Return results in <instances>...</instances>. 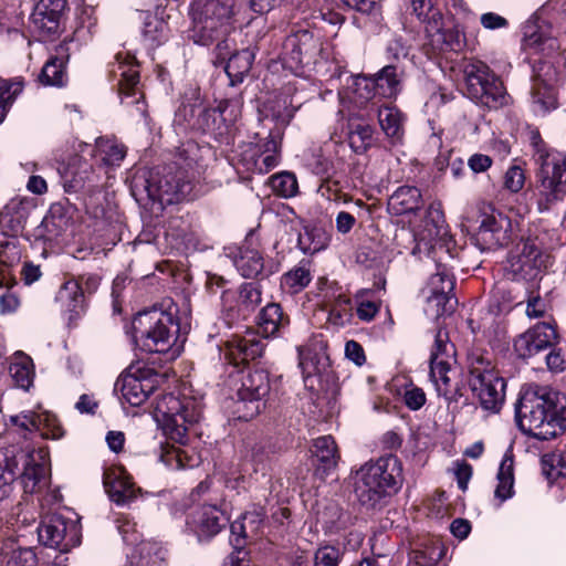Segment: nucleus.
I'll list each match as a JSON object with an SVG mask.
<instances>
[{
    "label": "nucleus",
    "mask_w": 566,
    "mask_h": 566,
    "mask_svg": "<svg viewBox=\"0 0 566 566\" xmlns=\"http://www.w3.org/2000/svg\"><path fill=\"white\" fill-rule=\"evenodd\" d=\"M177 310L151 307L138 312L132 321V338L135 345L146 353H167L179 333L175 317Z\"/></svg>",
    "instance_id": "obj_8"
},
{
    "label": "nucleus",
    "mask_w": 566,
    "mask_h": 566,
    "mask_svg": "<svg viewBox=\"0 0 566 566\" xmlns=\"http://www.w3.org/2000/svg\"><path fill=\"white\" fill-rule=\"evenodd\" d=\"M515 419L521 431L537 440H549L566 430V397L548 387L535 386L520 395Z\"/></svg>",
    "instance_id": "obj_4"
},
{
    "label": "nucleus",
    "mask_w": 566,
    "mask_h": 566,
    "mask_svg": "<svg viewBox=\"0 0 566 566\" xmlns=\"http://www.w3.org/2000/svg\"><path fill=\"white\" fill-rule=\"evenodd\" d=\"M536 203L541 212L548 211L566 197V154L544 153L536 157Z\"/></svg>",
    "instance_id": "obj_12"
},
{
    "label": "nucleus",
    "mask_w": 566,
    "mask_h": 566,
    "mask_svg": "<svg viewBox=\"0 0 566 566\" xmlns=\"http://www.w3.org/2000/svg\"><path fill=\"white\" fill-rule=\"evenodd\" d=\"M371 76L378 90V96L392 98L400 93L402 71L396 64L385 65Z\"/></svg>",
    "instance_id": "obj_33"
},
{
    "label": "nucleus",
    "mask_w": 566,
    "mask_h": 566,
    "mask_svg": "<svg viewBox=\"0 0 566 566\" xmlns=\"http://www.w3.org/2000/svg\"><path fill=\"white\" fill-rule=\"evenodd\" d=\"M270 389L268 371L263 369L249 371L242 377L241 386L237 390V398L232 400L233 416L243 421L256 417L265 408Z\"/></svg>",
    "instance_id": "obj_15"
},
{
    "label": "nucleus",
    "mask_w": 566,
    "mask_h": 566,
    "mask_svg": "<svg viewBox=\"0 0 566 566\" xmlns=\"http://www.w3.org/2000/svg\"><path fill=\"white\" fill-rule=\"evenodd\" d=\"M297 108L293 106V98L286 95L276 96L265 104L263 119L272 122L274 126L265 142L244 146L240 157L245 170L262 175L279 165L281 142Z\"/></svg>",
    "instance_id": "obj_5"
},
{
    "label": "nucleus",
    "mask_w": 566,
    "mask_h": 566,
    "mask_svg": "<svg viewBox=\"0 0 566 566\" xmlns=\"http://www.w3.org/2000/svg\"><path fill=\"white\" fill-rule=\"evenodd\" d=\"M280 61L283 69L305 78L332 77L336 71L329 61V46L318 33L306 29H298L285 38Z\"/></svg>",
    "instance_id": "obj_6"
},
{
    "label": "nucleus",
    "mask_w": 566,
    "mask_h": 566,
    "mask_svg": "<svg viewBox=\"0 0 566 566\" xmlns=\"http://www.w3.org/2000/svg\"><path fill=\"white\" fill-rule=\"evenodd\" d=\"M497 486L495 489V497L501 501H505L513 495L514 486V472H513V460L504 458L500 464L497 472Z\"/></svg>",
    "instance_id": "obj_49"
},
{
    "label": "nucleus",
    "mask_w": 566,
    "mask_h": 566,
    "mask_svg": "<svg viewBox=\"0 0 566 566\" xmlns=\"http://www.w3.org/2000/svg\"><path fill=\"white\" fill-rule=\"evenodd\" d=\"M116 63L113 64L111 73L118 81V94L120 104L130 109L132 116L147 118V105L144 94L138 90L139 72L137 66L125 61L120 54L116 56Z\"/></svg>",
    "instance_id": "obj_18"
},
{
    "label": "nucleus",
    "mask_w": 566,
    "mask_h": 566,
    "mask_svg": "<svg viewBox=\"0 0 566 566\" xmlns=\"http://www.w3.org/2000/svg\"><path fill=\"white\" fill-rule=\"evenodd\" d=\"M101 279L96 274H83L77 280H70L60 289L56 300L73 314L84 310V294L94 293L99 286Z\"/></svg>",
    "instance_id": "obj_24"
},
{
    "label": "nucleus",
    "mask_w": 566,
    "mask_h": 566,
    "mask_svg": "<svg viewBox=\"0 0 566 566\" xmlns=\"http://www.w3.org/2000/svg\"><path fill=\"white\" fill-rule=\"evenodd\" d=\"M413 240L416 245L412 252L426 254L436 266V272L428 281L427 293H452L455 285L451 264L454 260V242L448 233L440 202L429 205L419 230L413 234Z\"/></svg>",
    "instance_id": "obj_3"
},
{
    "label": "nucleus",
    "mask_w": 566,
    "mask_h": 566,
    "mask_svg": "<svg viewBox=\"0 0 566 566\" xmlns=\"http://www.w3.org/2000/svg\"><path fill=\"white\" fill-rule=\"evenodd\" d=\"M378 122L387 137L399 142L403 135V116L395 106L378 109Z\"/></svg>",
    "instance_id": "obj_46"
},
{
    "label": "nucleus",
    "mask_w": 566,
    "mask_h": 566,
    "mask_svg": "<svg viewBox=\"0 0 566 566\" xmlns=\"http://www.w3.org/2000/svg\"><path fill=\"white\" fill-rule=\"evenodd\" d=\"M311 453L316 476L324 480L334 473L340 460V454L336 441L331 434L314 439Z\"/></svg>",
    "instance_id": "obj_28"
},
{
    "label": "nucleus",
    "mask_w": 566,
    "mask_h": 566,
    "mask_svg": "<svg viewBox=\"0 0 566 566\" xmlns=\"http://www.w3.org/2000/svg\"><path fill=\"white\" fill-rule=\"evenodd\" d=\"M354 91L356 96L361 101H369L375 96H378V90L376 88L375 81L371 75L357 76L354 82Z\"/></svg>",
    "instance_id": "obj_59"
},
{
    "label": "nucleus",
    "mask_w": 566,
    "mask_h": 566,
    "mask_svg": "<svg viewBox=\"0 0 566 566\" xmlns=\"http://www.w3.org/2000/svg\"><path fill=\"white\" fill-rule=\"evenodd\" d=\"M473 240L481 251L495 250L512 241L513 224L510 217L491 205L478 207Z\"/></svg>",
    "instance_id": "obj_14"
},
{
    "label": "nucleus",
    "mask_w": 566,
    "mask_h": 566,
    "mask_svg": "<svg viewBox=\"0 0 566 566\" xmlns=\"http://www.w3.org/2000/svg\"><path fill=\"white\" fill-rule=\"evenodd\" d=\"M39 81L45 86L62 87L67 82L66 60L51 56L43 65Z\"/></svg>",
    "instance_id": "obj_45"
},
{
    "label": "nucleus",
    "mask_w": 566,
    "mask_h": 566,
    "mask_svg": "<svg viewBox=\"0 0 566 566\" xmlns=\"http://www.w3.org/2000/svg\"><path fill=\"white\" fill-rule=\"evenodd\" d=\"M304 166L314 175L329 177L334 170L333 160L323 146H312L303 154Z\"/></svg>",
    "instance_id": "obj_43"
},
{
    "label": "nucleus",
    "mask_w": 566,
    "mask_h": 566,
    "mask_svg": "<svg viewBox=\"0 0 566 566\" xmlns=\"http://www.w3.org/2000/svg\"><path fill=\"white\" fill-rule=\"evenodd\" d=\"M423 207L421 191L415 186H400L388 198L387 210L392 216L415 214Z\"/></svg>",
    "instance_id": "obj_29"
},
{
    "label": "nucleus",
    "mask_w": 566,
    "mask_h": 566,
    "mask_svg": "<svg viewBox=\"0 0 566 566\" xmlns=\"http://www.w3.org/2000/svg\"><path fill=\"white\" fill-rule=\"evenodd\" d=\"M104 486L111 501L117 505L129 504L136 497L133 482L122 473L105 472Z\"/></svg>",
    "instance_id": "obj_31"
},
{
    "label": "nucleus",
    "mask_w": 566,
    "mask_h": 566,
    "mask_svg": "<svg viewBox=\"0 0 566 566\" xmlns=\"http://www.w3.org/2000/svg\"><path fill=\"white\" fill-rule=\"evenodd\" d=\"M287 324L289 318L284 316L281 305L277 303L268 304L258 315V326L264 337L274 336Z\"/></svg>",
    "instance_id": "obj_36"
},
{
    "label": "nucleus",
    "mask_w": 566,
    "mask_h": 566,
    "mask_svg": "<svg viewBox=\"0 0 566 566\" xmlns=\"http://www.w3.org/2000/svg\"><path fill=\"white\" fill-rule=\"evenodd\" d=\"M454 354V346L449 343L448 334L439 331L430 355V365L434 363H450Z\"/></svg>",
    "instance_id": "obj_54"
},
{
    "label": "nucleus",
    "mask_w": 566,
    "mask_h": 566,
    "mask_svg": "<svg viewBox=\"0 0 566 566\" xmlns=\"http://www.w3.org/2000/svg\"><path fill=\"white\" fill-rule=\"evenodd\" d=\"M557 333L549 323H537L520 335L514 342V350L520 358H530L555 344Z\"/></svg>",
    "instance_id": "obj_22"
},
{
    "label": "nucleus",
    "mask_w": 566,
    "mask_h": 566,
    "mask_svg": "<svg viewBox=\"0 0 566 566\" xmlns=\"http://www.w3.org/2000/svg\"><path fill=\"white\" fill-rule=\"evenodd\" d=\"M65 7L66 0H39L30 15L33 30L42 38L56 34Z\"/></svg>",
    "instance_id": "obj_25"
},
{
    "label": "nucleus",
    "mask_w": 566,
    "mask_h": 566,
    "mask_svg": "<svg viewBox=\"0 0 566 566\" xmlns=\"http://www.w3.org/2000/svg\"><path fill=\"white\" fill-rule=\"evenodd\" d=\"M270 186L275 193L284 198L293 197L297 192L296 177L287 171L272 176Z\"/></svg>",
    "instance_id": "obj_53"
},
{
    "label": "nucleus",
    "mask_w": 566,
    "mask_h": 566,
    "mask_svg": "<svg viewBox=\"0 0 566 566\" xmlns=\"http://www.w3.org/2000/svg\"><path fill=\"white\" fill-rule=\"evenodd\" d=\"M237 14V0H192L189 17L192 27L189 39L209 46L214 40L228 35Z\"/></svg>",
    "instance_id": "obj_10"
},
{
    "label": "nucleus",
    "mask_w": 566,
    "mask_h": 566,
    "mask_svg": "<svg viewBox=\"0 0 566 566\" xmlns=\"http://www.w3.org/2000/svg\"><path fill=\"white\" fill-rule=\"evenodd\" d=\"M312 281L310 261L301 260L297 265L281 277V287L290 294L304 290Z\"/></svg>",
    "instance_id": "obj_42"
},
{
    "label": "nucleus",
    "mask_w": 566,
    "mask_h": 566,
    "mask_svg": "<svg viewBox=\"0 0 566 566\" xmlns=\"http://www.w3.org/2000/svg\"><path fill=\"white\" fill-rule=\"evenodd\" d=\"M161 376L150 368H135L130 366L115 382L125 401L132 406H140L156 390Z\"/></svg>",
    "instance_id": "obj_19"
},
{
    "label": "nucleus",
    "mask_w": 566,
    "mask_h": 566,
    "mask_svg": "<svg viewBox=\"0 0 566 566\" xmlns=\"http://www.w3.org/2000/svg\"><path fill=\"white\" fill-rule=\"evenodd\" d=\"M342 553L335 546L319 547L314 554V566H338Z\"/></svg>",
    "instance_id": "obj_60"
},
{
    "label": "nucleus",
    "mask_w": 566,
    "mask_h": 566,
    "mask_svg": "<svg viewBox=\"0 0 566 566\" xmlns=\"http://www.w3.org/2000/svg\"><path fill=\"white\" fill-rule=\"evenodd\" d=\"M200 175L199 147L193 142H187L181 145L172 163L134 174L130 191L138 202L174 205L191 195Z\"/></svg>",
    "instance_id": "obj_1"
},
{
    "label": "nucleus",
    "mask_w": 566,
    "mask_h": 566,
    "mask_svg": "<svg viewBox=\"0 0 566 566\" xmlns=\"http://www.w3.org/2000/svg\"><path fill=\"white\" fill-rule=\"evenodd\" d=\"M158 460L168 469L181 470L187 468H195L199 464V457L195 453H189L188 450L181 447L169 444H160L158 451Z\"/></svg>",
    "instance_id": "obj_34"
},
{
    "label": "nucleus",
    "mask_w": 566,
    "mask_h": 566,
    "mask_svg": "<svg viewBox=\"0 0 566 566\" xmlns=\"http://www.w3.org/2000/svg\"><path fill=\"white\" fill-rule=\"evenodd\" d=\"M36 555L31 548H18L10 553L6 566H36Z\"/></svg>",
    "instance_id": "obj_61"
},
{
    "label": "nucleus",
    "mask_w": 566,
    "mask_h": 566,
    "mask_svg": "<svg viewBox=\"0 0 566 566\" xmlns=\"http://www.w3.org/2000/svg\"><path fill=\"white\" fill-rule=\"evenodd\" d=\"M348 129V142L355 153L361 154L371 146L374 128L369 124L350 120Z\"/></svg>",
    "instance_id": "obj_48"
},
{
    "label": "nucleus",
    "mask_w": 566,
    "mask_h": 566,
    "mask_svg": "<svg viewBox=\"0 0 566 566\" xmlns=\"http://www.w3.org/2000/svg\"><path fill=\"white\" fill-rule=\"evenodd\" d=\"M468 97L475 104L497 109L507 104V94L501 78L488 64L475 60L463 69Z\"/></svg>",
    "instance_id": "obj_13"
},
{
    "label": "nucleus",
    "mask_w": 566,
    "mask_h": 566,
    "mask_svg": "<svg viewBox=\"0 0 566 566\" xmlns=\"http://www.w3.org/2000/svg\"><path fill=\"white\" fill-rule=\"evenodd\" d=\"M468 385L480 406L497 413L505 400L506 382L496 369L493 356L488 350L473 349L467 357Z\"/></svg>",
    "instance_id": "obj_9"
},
{
    "label": "nucleus",
    "mask_w": 566,
    "mask_h": 566,
    "mask_svg": "<svg viewBox=\"0 0 566 566\" xmlns=\"http://www.w3.org/2000/svg\"><path fill=\"white\" fill-rule=\"evenodd\" d=\"M35 205L28 197H14L0 210V233L17 237L24 230Z\"/></svg>",
    "instance_id": "obj_23"
},
{
    "label": "nucleus",
    "mask_w": 566,
    "mask_h": 566,
    "mask_svg": "<svg viewBox=\"0 0 566 566\" xmlns=\"http://www.w3.org/2000/svg\"><path fill=\"white\" fill-rule=\"evenodd\" d=\"M352 479L358 502L366 507H375L401 486L402 464L397 455L380 457L376 461L364 463Z\"/></svg>",
    "instance_id": "obj_7"
},
{
    "label": "nucleus",
    "mask_w": 566,
    "mask_h": 566,
    "mask_svg": "<svg viewBox=\"0 0 566 566\" xmlns=\"http://www.w3.org/2000/svg\"><path fill=\"white\" fill-rule=\"evenodd\" d=\"M39 541L60 553H67L81 543V526L77 521L60 514L49 515L38 527Z\"/></svg>",
    "instance_id": "obj_17"
},
{
    "label": "nucleus",
    "mask_w": 566,
    "mask_h": 566,
    "mask_svg": "<svg viewBox=\"0 0 566 566\" xmlns=\"http://www.w3.org/2000/svg\"><path fill=\"white\" fill-rule=\"evenodd\" d=\"M61 179L65 192L71 193L94 190L101 177L90 161L81 156H73L61 171Z\"/></svg>",
    "instance_id": "obj_21"
},
{
    "label": "nucleus",
    "mask_w": 566,
    "mask_h": 566,
    "mask_svg": "<svg viewBox=\"0 0 566 566\" xmlns=\"http://www.w3.org/2000/svg\"><path fill=\"white\" fill-rule=\"evenodd\" d=\"M250 240L247 237L244 243L238 249V253L233 256V265L241 276L256 279L263 276L264 260L261 252L252 247Z\"/></svg>",
    "instance_id": "obj_30"
},
{
    "label": "nucleus",
    "mask_w": 566,
    "mask_h": 566,
    "mask_svg": "<svg viewBox=\"0 0 566 566\" xmlns=\"http://www.w3.org/2000/svg\"><path fill=\"white\" fill-rule=\"evenodd\" d=\"M250 535L252 534L249 532V528L245 522L243 521L242 516L230 523V543L237 551V553H233L234 555L239 556L241 549L245 545V539Z\"/></svg>",
    "instance_id": "obj_58"
},
{
    "label": "nucleus",
    "mask_w": 566,
    "mask_h": 566,
    "mask_svg": "<svg viewBox=\"0 0 566 566\" xmlns=\"http://www.w3.org/2000/svg\"><path fill=\"white\" fill-rule=\"evenodd\" d=\"M155 416L165 436L185 447L195 424L202 417V403L193 397L165 394L156 401Z\"/></svg>",
    "instance_id": "obj_11"
},
{
    "label": "nucleus",
    "mask_w": 566,
    "mask_h": 566,
    "mask_svg": "<svg viewBox=\"0 0 566 566\" xmlns=\"http://www.w3.org/2000/svg\"><path fill=\"white\" fill-rule=\"evenodd\" d=\"M264 344L253 332H248L243 336L233 335L226 342L224 359L238 367L260 357L263 353Z\"/></svg>",
    "instance_id": "obj_27"
},
{
    "label": "nucleus",
    "mask_w": 566,
    "mask_h": 566,
    "mask_svg": "<svg viewBox=\"0 0 566 566\" xmlns=\"http://www.w3.org/2000/svg\"><path fill=\"white\" fill-rule=\"evenodd\" d=\"M410 46L406 43L402 36L395 35L389 40L386 46L387 57L394 61H400L409 55Z\"/></svg>",
    "instance_id": "obj_63"
},
{
    "label": "nucleus",
    "mask_w": 566,
    "mask_h": 566,
    "mask_svg": "<svg viewBox=\"0 0 566 566\" xmlns=\"http://www.w3.org/2000/svg\"><path fill=\"white\" fill-rule=\"evenodd\" d=\"M523 49L533 59L532 99L536 113L547 114L557 108L555 87L563 83L565 64L558 53L559 43L551 24L538 19L523 25Z\"/></svg>",
    "instance_id": "obj_2"
},
{
    "label": "nucleus",
    "mask_w": 566,
    "mask_h": 566,
    "mask_svg": "<svg viewBox=\"0 0 566 566\" xmlns=\"http://www.w3.org/2000/svg\"><path fill=\"white\" fill-rule=\"evenodd\" d=\"M41 428L36 429L45 439L57 440L64 437V430L59 419L49 412L40 415Z\"/></svg>",
    "instance_id": "obj_56"
},
{
    "label": "nucleus",
    "mask_w": 566,
    "mask_h": 566,
    "mask_svg": "<svg viewBox=\"0 0 566 566\" xmlns=\"http://www.w3.org/2000/svg\"><path fill=\"white\" fill-rule=\"evenodd\" d=\"M230 523V516L217 504L202 503L190 509L185 532L199 544H209Z\"/></svg>",
    "instance_id": "obj_16"
},
{
    "label": "nucleus",
    "mask_w": 566,
    "mask_h": 566,
    "mask_svg": "<svg viewBox=\"0 0 566 566\" xmlns=\"http://www.w3.org/2000/svg\"><path fill=\"white\" fill-rule=\"evenodd\" d=\"M116 523L123 541L129 545H136L129 557L130 566H165L164 552L160 547L151 543H138L140 536L134 522L127 516H122L116 520Z\"/></svg>",
    "instance_id": "obj_20"
},
{
    "label": "nucleus",
    "mask_w": 566,
    "mask_h": 566,
    "mask_svg": "<svg viewBox=\"0 0 566 566\" xmlns=\"http://www.w3.org/2000/svg\"><path fill=\"white\" fill-rule=\"evenodd\" d=\"M21 260V249L17 237L0 241V286H8L13 280L3 268H11Z\"/></svg>",
    "instance_id": "obj_40"
},
{
    "label": "nucleus",
    "mask_w": 566,
    "mask_h": 566,
    "mask_svg": "<svg viewBox=\"0 0 566 566\" xmlns=\"http://www.w3.org/2000/svg\"><path fill=\"white\" fill-rule=\"evenodd\" d=\"M329 234L316 226H305L298 233L297 247L304 254H315L327 248Z\"/></svg>",
    "instance_id": "obj_37"
},
{
    "label": "nucleus",
    "mask_w": 566,
    "mask_h": 566,
    "mask_svg": "<svg viewBox=\"0 0 566 566\" xmlns=\"http://www.w3.org/2000/svg\"><path fill=\"white\" fill-rule=\"evenodd\" d=\"M206 105L197 95L192 98H186L175 113V123L185 129L197 130V122L201 118Z\"/></svg>",
    "instance_id": "obj_41"
},
{
    "label": "nucleus",
    "mask_w": 566,
    "mask_h": 566,
    "mask_svg": "<svg viewBox=\"0 0 566 566\" xmlns=\"http://www.w3.org/2000/svg\"><path fill=\"white\" fill-rule=\"evenodd\" d=\"M369 292L368 290H360L355 295L357 303L356 314L364 322H370L379 311V305L376 302L365 298Z\"/></svg>",
    "instance_id": "obj_55"
},
{
    "label": "nucleus",
    "mask_w": 566,
    "mask_h": 566,
    "mask_svg": "<svg viewBox=\"0 0 566 566\" xmlns=\"http://www.w3.org/2000/svg\"><path fill=\"white\" fill-rule=\"evenodd\" d=\"M10 422L24 431H36L41 428L40 415L32 411L21 412L10 417Z\"/></svg>",
    "instance_id": "obj_62"
},
{
    "label": "nucleus",
    "mask_w": 566,
    "mask_h": 566,
    "mask_svg": "<svg viewBox=\"0 0 566 566\" xmlns=\"http://www.w3.org/2000/svg\"><path fill=\"white\" fill-rule=\"evenodd\" d=\"M229 111V101H221L216 107L206 105L201 118L197 122V130L211 134L216 139L227 137L235 122L233 109Z\"/></svg>",
    "instance_id": "obj_26"
},
{
    "label": "nucleus",
    "mask_w": 566,
    "mask_h": 566,
    "mask_svg": "<svg viewBox=\"0 0 566 566\" xmlns=\"http://www.w3.org/2000/svg\"><path fill=\"white\" fill-rule=\"evenodd\" d=\"M450 370V363H434V365H430L429 376L438 396L443 397L448 402H457L462 394L459 388L452 386L448 376Z\"/></svg>",
    "instance_id": "obj_35"
},
{
    "label": "nucleus",
    "mask_w": 566,
    "mask_h": 566,
    "mask_svg": "<svg viewBox=\"0 0 566 566\" xmlns=\"http://www.w3.org/2000/svg\"><path fill=\"white\" fill-rule=\"evenodd\" d=\"M262 291L258 283H243L238 293L237 315L247 318L261 304Z\"/></svg>",
    "instance_id": "obj_44"
},
{
    "label": "nucleus",
    "mask_w": 566,
    "mask_h": 566,
    "mask_svg": "<svg viewBox=\"0 0 566 566\" xmlns=\"http://www.w3.org/2000/svg\"><path fill=\"white\" fill-rule=\"evenodd\" d=\"M457 304V300L452 293H428L427 295V306L428 311L431 312L436 317H440L443 315H450L454 306Z\"/></svg>",
    "instance_id": "obj_51"
},
{
    "label": "nucleus",
    "mask_w": 566,
    "mask_h": 566,
    "mask_svg": "<svg viewBox=\"0 0 566 566\" xmlns=\"http://www.w3.org/2000/svg\"><path fill=\"white\" fill-rule=\"evenodd\" d=\"M411 7L417 18L427 24L428 32L442 30V14L433 7L432 0H411Z\"/></svg>",
    "instance_id": "obj_47"
},
{
    "label": "nucleus",
    "mask_w": 566,
    "mask_h": 566,
    "mask_svg": "<svg viewBox=\"0 0 566 566\" xmlns=\"http://www.w3.org/2000/svg\"><path fill=\"white\" fill-rule=\"evenodd\" d=\"M254 55L248 49L238 51L228 57L224 70L232 86L243 82L251 70Z\"/></svg>",
    "instance_id": "obj_39"
},
{
    "label": "nucleus",
    "mask_w": 566,
    "mask_h": 566,
    "mask_svg": "<svg viewBox=\"0 0 566 566\" xmlns=\"http://www.w3.org/2000/svg\"><path fill=\"white\" fill-rule=\"evenodd\" d=\"M22 90L23 83L19 80L0 82V124L4 120L9 108Z\"/></svg>",
    "instance_id": "obj_52"
},
{
    "label": "nucleus",
    "mask_w": 566,
    "mask_h": 566,
    "mask_svg": "<svg viewBox=\"0 0 566 566\" xmlns=\"http://www.w3.org/2000/svg\"><path fill=\"white\" fill-rule=\"evenodd\" d=\"M543 471L548 480L566 475V463L560 454H545L542 458Z\"/></svg>",
    "instance_id": "obj_57"
},
{
    "label": "nucleus",
    "mask_w": 566,
    "mask_h": 566,
    "mask_svg": "<svg viewBox=\"0 0 566 566\" xmlns=\"http://www.w3.org/2000/svg\"><path fill=\"white\" fill-rule=\"evenodd\" d=\"M544 259L545 255L534 240L528 239L523 243V248L518 256L522 270L526 266L530 268V270H539L545 266Z\"/></svg>",
    "instance_id": "obj_50"
},
{
    "label": "nucleus",
    "mask_w": 566,
    "mask_h": 566,
    "mask_svg": "<svg viewBox=\"0 0 566 566\" xmlns=\"http://www.w3.org/2000/svg\"><path fill=\"white\" fill-rule=\"evenodd\" d=\"M9 375L17 388L28 391L35 376L32 358L21 350L15 352L10 359Z\"/></svg>",
    "instance_id": "obj_32"
},
{
    "label": "nucleus",
    "mask_w": 566,
    "mask_h": 566,
    "mask_svg": "<svg viewBox=\"0 0 566 566\" xmlns=\"http://www.w3.org/2000/svg\"><path fill=\"white\" fill-rule=\"evenodd\" d=\"M524 171L518 166L510 167L504 175V187L512 192L520 191L524 186Z\"/></svg>",
    "instance_id": "obj_64"
},
{
    "label": "nucleus",
    "mask_w": 566,
    "mask_h": 566,
    "mask_svg": "<svg viewBox=\"0 0 566 566\" xmlns=\"http://www.w3.org/2000/svg\"><path fill=\"white\" fill-rule=\"evenodd\" d=\"M95 156L106 167H118L126 156V147L108 137L101 136L95 140Z\"/></svg>",
    "instance_id": "obj_38"
}]
</instances>
